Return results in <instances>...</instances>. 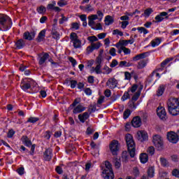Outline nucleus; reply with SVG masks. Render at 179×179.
<instances>
[{"label":"nucleus","mask_w":179,"mask_h":179,"mask_svg":"<svg viewBox=\"0 0 179 179\" xmlns=\"http://www.w3.org/2000/svg\"><path fill=\"white\" fill-rule=\"evenodd\" d=\"M104 17V13L101 10H98L96 14L91 15L88 17V25L93 30H103V25L100 22H96L95 20L98 22H101Z\"/></svg>","instance_id":"f257e3e1"},{"label":"nucleus","mask_w":179,"mask_h":179,"mask_svg":"<svg viewBox=\"0 0 179 179\" xmlns=\"http://www.w3.org/2000/svg\"><path fill=\"white\" fill-rule=\"evenodd\" d=\"M12 19L3 14H0V30L1 31H8L12 28Z\"/></svg>","instance_id":"f03ea898"},{"label":"nucleus","mask_w":179,"mask_h":179,"mask_svg":"<svg viewBox=\"0 0 179 179\" xmlns=\"http://www.w3.org/2000/svg\"><path fill=\"white\" fill-rule=\"evenodd\" d=\"M126 138V143L127 145L128 152L131 156V157H135V142L134 141V137L132 135L128 134L125 136Z\"/></svg>","instance_id":"7ed1b4c3"},{"label":"nucleus","mask_w":179,"mask_h":179,"mask_svg":"<svg viewBox=\"0 0 179 179\" xmlns=\"http://www.w3.org/2000/svg\"><path fill=\"white\" fill-rule=\"evenodd\" d=\"M70 43L76 50L82 47V41L79 39V36H78V34L75 32H72L70 34Z\"/></svg>","instance_id":"20e7f679"},{"label":"nucleus","mask_w":179,"mask_h":179,"mask_svg":"<svg viewBox=\"0 0 179 179\" xmlns=\"http://www.w3.org/2000/svg\"><path fill=\"white\" fill-rule=\"evenodd\" d=\"M152 143L157 150H163L164 143L163 142V138L160 135H155L152 137Z\"/></svg>","instance_id":"39448f33"},{"label":"nucleus","mask_w":179,"mask_h":179,"mask_svg":"<svg viewBox=\"0 0 179 179\" xmlns=\"http://www.w3.org/2000/svg\"><path fill=\"white\" fill-rule=\"evenodd\" d=\"M110 150L113 156L118 155L120 150V143L117 140H113L109 145Z\"/></svg>","instance_id":"423d86ee"},{"label":"nucleus","mask_w":179,"mask_h":179,"mask_svg":"<svg viewBox=\"0 0 179 179\" xmlns=\"http://www.w3.org/2000/svg\"><path fill=\"white\" fill-rule=\"evenodd\" d=\"M32 85H34V80L31 78H25L22 80L20 87L24 90V92H26L31 87Z\"/></svg>","instance_id":"0eeeda50"},{"label":"nucleus","mask_w":179,"mask_h":179,"mask_svg":"<svg viewBox=\"0 0 179 179\" xmlns=\"http://www.w3.org/2000/svg\"><path fill=\"white\" fill-rule=\"evenodd\" d=\"M142 89H143V86L140 87L137 90V92L132 96L131 101L129 102L130 103L129 106H130L131 108H136V106H135V101H136L138 99H139L141 96V92H142Z\"/></svg>","instance_id":"6e6552de"},{"label":"nucleus","mask_w":179,"mask_h":179,"mask_svg":"<svg viewBox=\"0 0 179 179\" xmlns=\"http://www.w3.org/2000/svg\"><path fill=\"white\" fill-rule=\"evenodd\" d=\"M157 115L160 120H162V121H166V120H167V113L163 106H159L157 108Z\"/></svg>","instance_id":"1a4fd4ad"},{"label":"nucleus","mask_w":179,"mask_h":179,"mask_svg":"<svg viewBox=\"0 0 179 179\" xmlns=\"http://www.w3.org/2000/svg\"><path fill=\"white\" fill-rule=\"evenodd\" d=\"M166 138L171 143H177L178 142V136L174 131H169L167 133Z\"/></svg>","instance_id":"9d476101"},{"label":"nucleus","mask_w":179,"mask_h":179,"mask_svg":"<svg viewBox=\"0 0 179 179\" xmlns=\"http://www.w3.org/2000/svg\"><path fill=\"white\" fill-rule=\"evenodd\" d=\"M100 47H101V43L100 42L91 43V45L86 48L87 54H92L94 50H99Z\"/></svg>","instance_id":"9b49d317"},{"label":"nucleus","mask_w":179,"mask_h":179,"mask_svg":"<svg viewBox=\"0 0 179 179\" xmlns=\"http://www.w3.org/2000/svg\"><path fill=\"white\" fill-rule=\"evenodd\" d=\"M34 37H36L35 31H27L23 34L24 40H27L28 41H32V40H34Z\"/></svg>","instance_id":"f8f14e48"},{"label":"nucleus","mask_w":179,"mask_h":179,"mask_svg":"<svg viewBox=\"0 0 179 179\" xmlns=\"http://www.w3.org/2000/svg\"><path fill=\"white\" fill-rule=\"evenodd\" d=\"M169 13L167 12H162L159 15H156L155 20H153V23H160L161 22H163L164 20V17L166 19H169V17L167 16Z\"/></svg>","instance_id":"ddd939ff"},{"label":"nucleus","mask_w":179,"mask_h":179,"mask_svg":"<svg viewBox=\"0 0 179 179\" xmlns=\"http://www.w3.org/2000/svg\"><path fill=\"white\" fill-rule=\"evenodd\" d=\"M179 106V98L171 97L167 101L168 108Z\"/></svg>","instance_id":"4468645a"},{"label":"nucleus","mask_w":179,"mask_h":179,"mask_svg":"<svg viewBox=\"0 0 179 179\" xmlns=\"http://www.w3.org/2000/svg\"><path fill=\"white\" fill-rule=\"evenodd\" d=\"M117 85L118 80L115 78H109L106 82V86L108 87L109 89H115Z\"/></svg>","instance_id":"2eb2a0df"},{"label":"nucleus","mask_w":179,"mask_h":179,"mask_svg":"<svg viewBox=\"0 0 179 179\" xmlns=\"http://www.w3.org/2000/svg\"><path fill=\"white\" fill-rule=\"evenodd\" d=\"M137 136L138 138V141H141V142H145V141H148V132L141 130L137 132Z\"/></svg>","instance_id":"dca6fc26"},{"label":"nucleus","mask_w":179,"mask_h":179,"mask_svg":"<svg viewBox=\"0 0 179 179\" xmlns=\"http://www.w3.org/2000/svg\"><path fill=\"white\" fill-rule=\"evenodd\" d=\"M131 125L134 128H139V127L142 125V120L141 119V117H134L131 121Z\"/></svg>","instance_id":"f3484780"},{"label":"nucleus","mask_w":179,"mask_h":179,"mask_svg":"<svg viewBox=\"0 0 179 179\" xmlns=\"http://www.w3.org/2000/svg\"><path fill=\"white\" fill-rule=\"evenodd\" d=\"M102 177L103 179H114V171H103Z\"/></svg>","instance_id":"a211bd4d"},{"label":"nucleus","mask_w":179,"mask_h":179,"mask_svg":"<svg viewBox=\"0 0 179 179\" xmlns=\"http://www.w3.org/2000/svg\"><path fill=\"white\" fill-rule=\"evenodd\" d=\"M50 58V55L48 53H43L38 58V64L39 65H43L45 64V61H47Z\"/></svg>","instance_id":"6ab92c4d"},{"label":"nucleus","mask_w":179,"mask_h":179,"mask_svg":"<svg viewBox=\"0 0 179 179\" xmlns=\"http://www.w3.org/2000/svg\"><path fill=\"white\" fill-rule=\"evenodd\" d=\"M90 117V115H89V113L85 112L82 114L78 115V120L80 122L83 124H85L86 120Z\"/></svg>","instance_id":"aec40b11"},{"label":"nucleus","mask_w":179,"mask_h":179,"mask_svg":"<svg viewBox=\"0 0 179 179\" xmlns=\"http://www.w3.org/2000/svg\"><path fill=\"white\" fill-rule=\"evenodd\" d=\"M168 110L171 115L177 116L179 115V106L168 108Z\"/></svg>","instance_id":"412c9836"},{"label":"nucleus","mask_w":179,"mask_h":179,"mask_svg":"<svg viewBox=\"0 0 179 179\" xmlns=\"http://www.w3.org/2000/svg\"><path fill=\"white\" fill-rule=\"evenodd\" d=\"M149 53L148 52H143L141 54L136 55L134 57H133V61H139L140 59H145L148 57Z\"/></svg>","instance_id":"4be33fe9"},{"label":"nucleus","mask_w":179,"mask_h":179,"mask_svg":"<svg viewBox=\"0 0 179 179\" xmlns=\"http://www.w3.org/2000/svg\"><path fill=\"white\" fill-rule=\"evenodd\" d=\"M43 157L46 162H50L52 157V152L51 150H46L43 154Z\"/></svg>","instance_id":"5701e85b"},{"label":"nucleus","mask_w":179,"mask_h":179,"mask_svg":"<svg viewBox=\"0 0 179 179\" xmlns=\"http://www.w3.org/2000/svg\"><path fill=\"white\" fill-rule=\"evenodd\" d=\"M86 108L83 107L81 104L78 105L76 108H73V114H79L80 113H83V111H85Z\"/></svg>","instance_id":"b1692460"},{"label":"nucleus","mask_w":179,"mask_h":179,"mask_svg":"<svg viewBox=\"0 0 179 179\" xmlns=\"http://www.w3.org/2000/svg\"><path fill=\"white\" fill-rule=\"evenodd\" d=\"M105 25L110 26L114 23V17H111V15H106L104 20Z\"/></svg>","instance_id":"393cba45"},{"label":"nucleus","mask_w":179,"mask_h":179,"mask_svg":"<svg viewBox=\"0 0 179 179\" xmlns=\"http://www.w3.org/2000/svg\"><path fill=\"white\" fill-rule=\"evenodd\" d=\"M92 73H96V75H100L101 73V65L97 64L96 67H92L90 70Z\"/></svg>","instance_id":"a878e982"},{"label":"nucleus","mask_w":179,"mask_h":179,"mask_svg":"<svg viewBox=\"0 0 179 179\" xmlns=\"http://www.w3.org/2000/svg\"><path fill=\"white\" fill-rule=\"evenodd\" d=\"M140 162L143 164H145V163H148L149 160V157L148 156V154L146 153H141L139 157Z\"/></svg>","instance_id":"bb28decb"},{"label":"nucleus","mask_w":179,"mask_h":179,"mask_svg":"<svg viewBox=\"0 0 179 179\" xmlns=\"http://www.w3.org/2000/svg\"><path fill=\"white\" fill-rule=\"evenodd\" d=\"M21 140L22 143L25 145V146H27L28 148H30V146H31V141H30V139H29V137H27V136H23Z\"/></svg>","instance_id":"cd10ccee"},{"label":"nucleus","mask_w":179,"mask_h":179,"mask_svg":"<svg viewBox=\"0 0 179 179\" xmlns=\"http://www.w3.org/2000/svg\"><path fill=\"white\" fill-rule=\"evenodd\" d=\"M45 31H47V30L43 29L39 32L37 38L38 43H41V41H43L44 38H45Z\"/></svg>","instance_id":"c85d7f7f"},{"label":"nucleus","mask_w":179,"mask_h":179,"mask_svg":"<svg viewBox=\"0 0 179 179\" xmlns=\"http://www.w3.org/2000/svg\"><path fill=\"white\" fill-rule=\"evenodd\" d=\"M26 45V41H24V39H20L16 41L15 46L18 50H21V48H23Z\"/></svg>","instance_id":"c756f323"},{"label":"nucleus","mask_w":179,"mask_h":179,"mask_svg":"<svg viewBox=\"0 0 179 179\" xmlns=\"http://www.w3.org/2000/svg\"><path fill=\"white\" fill-rule=\"evenodd\" d=\"M148 65V60L142 59L138 62L137 68L138 69H143Z\"/></svg>","instance_id":"7c9ffc66"},{"label":"nucleus","mask_w":179,"mask_h":179,"mask_svg":"<svg viewBox=\"0 0 179 179\" xmlns=\"http://www.w3.org/2000/svg\"><path fill=\"white\" fill-rule=\"evenodd\" d=\"M161 43H162V40L160 39V38H156L155 39H153L150 42V45L153 48H155V47H157L160 45Z\"/></svg>","instance_id":"2f4dec72"},{"label":"nucleus","mask_w":179,"mask_h":179,"mask_svg":"<svg viewBox=\"0 0 179 179\" xmlns=\"http://www.w3.org/2000/svg\"><path fill=\"white\" fill-rule=\"evenodd\" d=\"M164 90H166V86H164V85H159L157 91V96H163V93H164Z\"/></svg>","instance_id":"473e14b6"},{"label":"nucleus","mask_w":179,"mask_h":179,"mask_svg":"<svg viewBox=\"0 0 179 179\" xmlns=\"http://www.w3.org/2000/svg\"><path fill=\"white\" fill-rule=\"evenodd\" d=\"M105 164V169L103 170V171H113V166H111V163L108 161H106L104 162Z\"/></svg>","instance_id":"72a5a7b5"},{"label":"nucleus","mask_w":179,"mask_h":179,"mask_svg":"<svg viewBox=\"0 0 179 179\" xmlns=\"http://www.w3.org/2000/svg\"><path fill=\"white\" fill-rule=\"evenodd\" d=\"M147 173L150 178H153V177H155V167L150 166L147 171Z\"/></svg>","instance_id":"f704fd0d"},{"label":"nucleus","mask_w":179,"mask_h":179,"mask_svg":"<svg viewBox=\"0 0 179 179\" xmlns=\"http://www.w3.org/2000/svg\"><path fill=\"white\" fill-rule=\"evenodd\" d=\"M131 63L127 61H121L119 63V67L120 68H128L131 66Z\"/></svg>","instance_id":"c9c22d12"},{"label":"nucleus","mask_w":179,"mask_h":179,"mask_svg":"<svg viewBox=\"0 0 179 179\" xmlns=\"http://www.w3.org/2000/svg\"><path fill=\"white\" fill-rule=\"evenodd\" d=\"M51 33L52 35V38H55V40H59V34L55 31V27L52 28Z\"/></svg>","instance_id":"e433bc0d"},{"label":"nucleus","mask_w":179,"mask_h":179,"mask_svg":"<svg viewBox=\"0 0 179 179\" xmlns=\"http://www.w3.org/2000/svg\"><path fill=\"white\" fill-rule=\"evenodd\" d=\"M137 30L139 31V33L141 34H142V33H143V34H148L149 33V31L148 29H146V28H145L143 27H138Z\"/></svg>","instance_id":"4c0bfd02"},{"label":"nucleus","mask_w":179,"mask_h":179,"mask_svg":"<svg viewBox=\"0 0 179 179\" xmlns=\"http://www.w3.org/2000/svg\"><path fill=\"white\" fill-rule=\"evenodd\" d=\"M159 160L163 167H167V166H169V161H167V159H166L165 158L161 157Z\"/></svg>","instance_id":"58836bf2"},{"label":"nucleus","mask_w":179,"mask_h":179,"mask_svg":"<svg viewBox=\"0 0 179 179\" xmlns=\"http://www.w3.org/2000/svg\"><path fill=\"white\" fill-rule=\"evenodd\" d=\"M88 41L92 44V43H95L96 41H99V38L96 36H89L87 38Z\"/></svg>","instance_id":"ea45409f"},{"label":"nucleus","mask_w":179,"mask_h":179,"mask_svg":"<svg viewBox=\"0 0 179 179\" xmlns=\"http://www.w3.org/2000/svg\"><path fill=\"white\" fill-rule=\"evenodd\" d=\"M129 115H131V110L129 109H127L123 113V118L124 120H127L129 117Z\"/></svg>","instance_id":"a19ab883"},{"label":"nucleus","mask_w":179,"mask_h":179,"mask_svg":"<svg viewBox=\"0 0 179 179\" xmlns=\"http://www.w3.org/2000/svg\"><path fill=\"white\" fill-rule=\"evenodd\" d=\"M47 9L45 6H41L37 8V12L39 13L41 15L44 14L45 12H46Z\"/></svg>","instance_id":"79ce46f5"},{"label":"nucleus","mask_w":179,"mask_h":179,"mask_svg":"<svg viewBox=\"0 0 179 179\" xmlns=\"http://www.w3.org/2000/svg\"><path fill=\"white\" fill-rule=\"evenodd\" d=\"M153 13V10L152 8H148L144 11V16L145 17H149L150 14Z\"/></svg>","instance_id":"37998d69"},{"label":"nucleus","mask_w":179,"mask_h":179,"mask_svg":"<svg viewBox=\"0 0 179 179\" xmlns=\"http://www.w3.org/2000/svg\"><path fill=\"white\" fill-rule=\"evenodd\" d=\"M171 61H173V58L169 57V58L166 59L164 61H163V62L161 63V66H162V68H164V67L166 66V64H167L169 62H170Z\"/></svg>","instance_id":"c03bdc74"},{"label":"nucleus","mask_w":179,"mask_h":179,"mask_svg":"<svg viewBox=\"0 0 179 179\" xmlns=\"http://www.w3.org/2000/svg\"><path fill=\"white\" fill-rule=\"evenodd\" d=\"M113 36H120V37H122V36H124V33L120 31V29L113 30Z\"/></svg>","instance_id":"a18cd8bd"},{"label":"nucleus","mask_w":179,"mask_h":179,"mask_svg":"<svg viewBox=\"0 0 179 179\" xmlns=\"http://www.w3.org/2000/svg\"><path fill=\"white\" fill-rule=\"evenodd\" d=\"M79 27H80V24L78 22H73L71 24V29H73V30H79Z\"/></svg>","instance_id":"49530a36"},{"label":"nucleus","mask_w":179,"mask_h":179,"mask_svg":"<svg viewBox=\"0 0 179 179\" xmlns=\"http://www.w3.org/2000/svg\"><path fill=\"white\" fill-rule=\"evenodd\" d=\"M147 152L149 155H150V156H153V155H155V147H149L147 150Z\"/></svg>","instance_id":"de8ad7c7"},{"label":"nucleus","mask_w":179,"mask_h":179,"mask_svg":"<svg viewBox=\"0 0 179 179\" xmlns=\"http://www.w3.org/2000/svg\"><path fill=\"white\" fill-rule=\"evenodd\" d=\"M103 71H105L104 73H106V75H110V73L113 72V69H111L108 66H103Z\"/></svg>","instance_id":"09e8293b"},{"label":"nucleus","mask_w":179,"mask_h":179,"mask_svg":"<svg viewBox=\"0 0 179 179\" xmlns=\"http://www.w3.org/2000/svg\"><path fill=\"white\" fill-rule=\"evenodd\" d=\"M57 5L62 8V6H65L68 5V2L66 0H60L57 2Z\"/></svg>","instance_id":"8fccbe9b"},{"label":"nucleus","mask_w":179,"mask_h":179,"mask_svg":"<svg viewBox=\"0 0 179 179\" xmlns=\"http://www.w3.org/2000/svg\"><path fill=\"white\" fill-rule=\"evenodd\" d=\"M38 120H39L38 117H31L28 119L27 122H31V124H34L35 122H37Z\"/></svg>","instance_id":"3c124183"},{"label":"nucleus","mask_w":179,"mask_h":179,"mask_svg":"<svg viewBox=\"0 0 179 179\" xmlns=\"http://www.w3.org/2000/svg\"><path fill=\"white\" fill-rule=\"evenodd\" d=\"M84 10H85V12H93V10H94V8H93V7H92L90 4H88L84 8Z\"/></svg>","instance_id":"603ef678"},{"label":"nucleus","mask_w":179,"mask_h":179,"mask_svg":"<svg viewBox=\"0 0 179 179\" xmlns=\"http://www.w3.org/2000/svg\"><path fill=\"white\" fill-rule=\"evenodd\" d=\"M128 99H129V93L124 92L123 96L121 98L122 101H125V100H128Z\"/></svg>","instance_id":"864d4df0"},{"label":"nucleus","mask_w":179,"mask_h":179,"mask_svg":"<svg viewBox=\"0 0 179 179\" xmlns=\"http://www.w3.org/2000/svg\"><path fill=\"white\" fill-rule=\"evenodd\" d=\"M69 61H70V62L72 64L73 66H76V65H78V62H76V59H75L72 57H69Z\"/></svg>","instance_id":"5fc2aeb1"},{"label":"nucleus","mask_w":179,"mask_h":179,"mask_svg":"<svg viewBox=\"0 0 179 179\" xmlns=\"http://www.w3.org/2000/svg\"><path fill=\"white\" fill-rule=\"evenodd\" d=\"M138 90V85H134L128 92H131V93H135Z\"/></svg>","instance_id":"6e6d98bb"},{"label":"nucleus","mask_w":179,"mask_h":179,"mask_svg":"<svg viewBox=\"0 0 179 179\" xmlns=\"http://www.w3.org/2000/svg\"><path fill=\"white\" fill-rule=\"evenodd\" d=\"M122 50H123L124 55H129V54H131V50L128 48H126L125 46H123Z\"/></svg>","instance_id":"4d7b16f0"},{"label":"nucleus","mask_w":179,"mask_h":179,"mask_svg":"<svg viewBox=\"0 0 179 179\" xmlns=\"http://www.w3.org/2000/svg\"><path fill=\"white\" fill-rule=\"evenodd\" d=\"M101 62H103V56L99 55L96 58V64L97 65H101Z\"/></svg>","instance_id":"13d9d810"},{"label":"nucleus","mask_w":179,"mask_h":179,"mask_svg":"<svg viewBox=\"0 0 179 179\" xmlns=\"http://www.w3.org/2000/svg\"><path fill=\"white\" fill-rule=\"evenodd\" d=\"M118 65V61L117 59H113L112 62L110 64V68H115Z\"/></svg>","instance_id":"bf43d9fd"},{"label":"nucleus","mask_w":179,"mask_h":179,"mask_svg":"<svg viewBox=\"0 0 179 179\" xmlns=\"http://www.w3.org/2000/svg\"><path fill=\"white\" fill-rule=\"evenodd\" d=\"M70 85L71 89H75V87H76V85H78V81L72 80L70 81Z\"/></svg>","instance_id":"052dcab7"},{"label":"nucleus","mask_w":179,"mask_h":179,"mask_svg":"<svg viewBox=\"0 0 179 179\" xmlns=\"http://www.w3.org/2000/svg\"><path fill=\"white\" fill-rule=\"evenodd\" d=\"M109 53L112 55V57H115L117 55L116 50L114 48H110Z\"/></svg>","instance_id":"680f3d73"},{"label":"nucleus","mask_w":179,"mask_h":179,"mask_svg":"<svg viewBox=\"0 0 179 179\" xmlns=\"http://www.w3.org/2000/svg\"><path fill=\"white\" fill-rule=\"evenodd\" d=\"M79 103H80V98H77L74 100L71 106H73V107H75L76 106H78Z\"/></svg>","instance_id":"e2e57ef3"},{"label":"nucleus","mask_w":179,"mask_h":179,"mask_svg":"<svg viewBox=\"0 0 179 179\" xmlns=\"http://www.w3.org/2000/svg\"><path fill=\"white\" fill-rule=\"evenodd\" d=\"M121 23H122V25H121L122 29H127V26L129 24V21H123Z\"/></svg>","instance_id":"0e129e2a"},{"label":"nucleus","mask_w":179,"mask_h":179,"mask_svg":"<svg viewBox=\"0 0 179 179\" xmlns=\"http://www.w3.org/2000/svg\"><path fill=\"white\" fill-rule=\"evenodd\" d=\"M55 5H57V3L55 1H53L52 3L48 5V9L54 10Z\"/></svg>","instance_id":"69168bd1"},{"label":"nucleus","mask_w":179,"mask_h":179,"mask_svg":"<svg viewBox=\"0 0 179 179\" xmlns=\"http://www.w3.org/2000/svg\"><path fill=\"white\" fill-rule=\"evenodd\" d=\"M55 170L57 174H62L64 173V171L62 170V168L61 166H57Z\"/></svg>","instance_id":"338daca9"},{"label":"nucleus","mask_w":179,"mask_h":179,"mask_svg":"<svg viewBox=\"0 0 179 179\" xmlns=\"http://www.w3.org/2000/svg\"><path fill=\"white\" fill-rule=\"evenodd\" d=\"M172 175L179 178V170L175 169L172 171Z\"/></svg>","instance_id":"774afa93"}]
</instances>
